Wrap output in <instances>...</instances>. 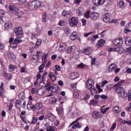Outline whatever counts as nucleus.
Returning <instances> with one entry per match:
<instances>
[{"instance_id": "nucleus-1", "label": "nucleus", "mask_w": 131, "mask_h": 131, "mask_svg": "<svg viewBox=\"0 0 131 131\" xmlns=\"http://www.w3.org/2000/svg\"><path fill=\"white\" fill-rule=\"evenodd\" d=\"M42 6V3L39 1H34L33 2H29L28 7L30 10H36L38 9L39 7Z\"/></svg>"}, {"instance_id": "nucleus-2", "label": "nucleus", "mask_w": 131, "mask_h": 131, "mask_svg": "<svg viewBox=\"0 0 131 131\" xmlns=\"http://www.w3.org/2000/svg\"><path fill=\"white\" fill-rule=\"evenodd\" d=\"M116 92L117 93L119 98H126V93L125 92V90L123 87H117L115 88Z\"/></svg>"}, {"instance_id": "nucleus-3", "label": "nucleus", "mask_w": 131, "mask_h": 131, "mask_svg": "<svg viewBox=\"0 0 131 131\" xmlns=\"http://www.w3.org/2000/svg\"><path fill=\"white\" fill-rule=\"evenodd\" d=\"M9 8L11 12H15L14 14L18 16L17 18H22V15H19V9H18V8L14 4H10L9 6Z\"/></svg>"}, {"instance_id": "nucleus-4", "label": "nucleus", "mask_w": 131, "mask_h": 131, "mask_svg": "<svg viewBox=\"0 0 131 131\" xmlns=\"http://www.w3.org/2000/svg\"><path fill=\"white\" fill-rule=\"evenodd\" d=\"M14 31L16 34V38H18L19 39L22 38V36H23V31L21 27L14 28Z\"/></svg>"}, {"instance_id": "nucleus-5", "label": "nucleus", "mask_w": 131, "mask_h": 131, "mask_svg": "<svg viewBox=\"0 0 131 131\" xmlns=\"http://www.w3.org/2000/svg\"><path fill=\"white\" fill-rule=\"evenodd\" d=\"M69 24L71 27H77L78 24V18L73 17L69 20Z\"/></svg>"}, {"instance_id": "nucleus-6", "label": "nucleus", "mask_w": 131, "mask_h": 131, "mask_svg": "<svg viewBox=\"0 0 131 131\" xmlns=\"http://www.w3.org/2000/svg\"><path fill=\"white\" fill-rule=\"evenodd\" d=\"M108 51V52H117L118 53H119V54H122V53L124 52V49H123V48H122L121 46L119 45L117 48H110Z\"/></svg>"}, {"instance_id": "nucleus-7", "label": "nucleus", "mask_w": 131, "mask_h": 131, "mask_svg": "<svg viewBox=\"0 0 131 131\" xmlns=\"http://www.w3.org/2000/svg\"><path fill=\"white\" fill-rule=\"evenodd\" d=\"M22 39L16 38L14 39V42L10 45L11 48L12 49H16L18 47V43H21Z\"/></svg>"}, {"instance_id": "nucleus-8", "label": "nucleus", "mask_w": 131, "mask_h": 131, "mask_svg": "<svg viewBox=\"0 0 131 131\" xmlns=\"http://www.w3.org/2000/svg\"><path fill=\"white\" fill-rule=\"evenodd\" d=\"M51 83L49 82L46 84L45 86L46 88H47L46 89V91H51V92H52L53 93H56L57 92V88H56L54 86H50ZM48 86H49L48 88Z\"/></svg>"}, {"instance_id": "nucleus-9", "label": "nucleus", "mask_w": 131, "mask_h": 131, "mask_svg": "<svg viewBox=\"0 0 131 131\" xmlns=\"http://www.w3.org/2000/svg\"><path fill=\"white\" fill-rule=\"evenodd\" d=\"M95 85V82H94V80L91 78H89L86 81V86L87 88L89 89H91V88H94Z\"/></svg>"}, {"instance_id": "nucleus-10", "label": "nucleus", "mask_w": 131, "mask_h": 131, "mask_svg": "<svg viewBox=\"0 0 131 131\" xmlns=\"http://www.w3.org/2000/svg\"><path fill=\"white\" fill-rule=\"evenodd\" d=\"M72 126V128H73L74 129L78 128H80L81 126L79 124V122H77L76 121H73L72 123L70 124L69 125V127Z\"/></svg>"}, {"instance_id": "nucleus-11", "label": "nucleus", "mask_w": 131, "mask_h": 131, "mask_svg": "<svg viewBox=\"0 0 131 131\" xmlns=\"http://www.w3.org/2000/svg\"><path fill=\"white\" fill-rule=\"evenodd\" d=\"M90 17L92 20H98L100 17V14L97 12H93L91 13Z\"/></svg>"}, {"instance_id": "nucleus-12", "label": "nucleus", "mask_w": 131, "mask_h": 131, "mask_svg": "<svg viewBox=\"0 0 131 131\" xmlns=\"http://www.w3.org/2000/svg\"><path fill=\"white\" fill-rule=\"evenodd\" d=\"M70 38L71 40H76L78 38V33L76 31H74L70 35Z\"/></svg>"}, {"instance_id": "nucleus-13", "label": "nucleus", "mask_w": 131, "mask_h": 131, "mask_svg": "<svg viewBox=\"0 0 131 131\" xmlns=\"http://www.w3.org/2000/svg\"><path fill=\"white\" fill-rule=\"evenodd\" d=\"M48 77L52 82L56 81V80H57V76L53 74L52 72H50L49 73Z\"/></svg>"}, {"instance_id": "nucleus-14", "label": "nucleus", "mask_w": 131, "mask_h": 131, "mask_svg": "<svg viewBox=\"0 0 131 131\" xmlns=\"http://www.w3.org/2000/svg\"><path fill=\"white\" fill-rule=\"evenodd\" d=\"M93 3L95 6H101V5H104L105 0H93Z\"/></svg>"}, {"instance_id": "nucleus-15", "label": "nucleus", "mask_w": 131, "mask_h": 131, "mask_svg": "<svg viewBox=\"0 0 131 131\" xmlns=\"http://www.w3.org/2000/svg\"><path fill=\"white\" fill-rule=\"evenodd\" d=\"M103 20L105 23H107L110 21V13H105L103 15Z\"/></svg>"}, {"instance_id": "nucleus-16", "label": "nucleus", "mask_w": 131, "mask_h": 131, "mask_svg": "<svg viewBox=\"0 0 131 131\" xmlns=\"http://www.w3.org/2000/svg\"><path fill=\"white\" fill-rule=\"evenodd\" d=\"M69 77L70 79L73 80L74 79H76L78 77V73H72L69 74Z\"/></svg>"}, {"instance_id": "nucleus-17", "label": "nucleus", "mask_w": 131, "mask_h": 131, "mask_svg": "<svg viewBox=\"0 0 131 131\" xmlns=\"http://www.w3.org/2000/svg\"><path fill=\"white\" fill-rule=\"evenodd\" d=\"M48 119L50 121L53 122L56 119V117L52 113H50L48 115Z\"/></svg>"}, {"instance_id": "nucleus-18", "label": "nucleus", "mask_w": 131, "mask_h": 131, "mask_svg": "<svg viewBox=\"0 0 131 131\" xmlns=\"http://www.w3.org/2000/svg\"><path fill=\"white\" fill-rule=\"evenodd\" d=\"M76 49V47L74 46L69 47L67 49V54H70L71 52H74Z\"/></svg>"}, {"instance_id": "nucleus-19", "label": "nucleus", "mask_w": 131, "mask_h": 131, "mask_svg": "<svg viewBox=\"0 0 131 131\" xmlns=\"http://www.w3.org/2000/svg\"><path fill=\"white\" fill-rule=\"evenodd\" d=\"M93 118H100L101 117V113L97 111L93 112L92 113Z\"/></svg>"}, {"instance_id": "nucleus-20", "label": "nucleus", "mask_w": 131, "mask_h": 131, "mask_svg": "<svg viewBox=\"0 0 131 131\" xmlns=\"http://www.w3.org/2000/svg\"><path fill=\"white\" fill-rule=\"evenodd\" d=\"M5 27L6 29H10V28L13 27V24L10 21H6L5 24Z\"/></svg>"}, {"instance_id": "nucleus-21", "label": "nucleus", "mask_w": 131, "mask_h": 131, "mask_svg": "<svg viewBox=\"0 0 131 131\" xmlns=\"http://www.w3.org/2000/svg\"><path fill=\"white\" fill-rule=\"evenodd\" d=\"M66 49V44L64 42H60L58 48L59 51H63Z\"/></svg>"}, {"instance_id": "nucleus-22", "label": "nucleus", "mask_w": 131, "mask_h": 131, "mask_svg": "<svg viewBox=\"0 0 131 131\" xmlns=\"http://www.w3.org/2000/svg\"><path fill=\"white\" fill-rule=\"evenodd\" d=\"M115 68H116V64L115 63H112L111 65L108 67V71H110L111 72H112V71H114Z\"/></svg>"}, {"instance_id": "nucleus-23", "label": "nucleus", "mask_w": 131, "mask_h": 131, "mask_svg": "<svg viewBox=\"0 0 131 131\" xmlns=\"http://www.w3.org/2000/svg\"><path fill=\"white\" fill-rule=\"evenodd\" d=\"M37 94L39 96H43L45 94V90L42 88H40L37 91Z\"/></svg>"}, {"instance_id": "nucleus-24", "label": "nucleus", "mask_w": 131, "mask_h": 131, "mask_svg": "<svg viewBox=\"0 0 131 131\" xmlns=\"http://www.w3.org/2000/svg\"><path fill=\"white\" fill-rule=\"evenodd\" d=\"M48 54L45 53L42 56V61L44 64H47V58H48Z\"/></svg>"}, {"instance_id": "nucleus-25", "label": "nucleus", "mask_w": 131, "mask_h": 131, "mask_svg": "<svg viewBox=\"0 0 131 131\" xmlns=\"http://www.w3.org/2000/svg\"><path fill=\"white\" fill-rule=\"evenodd\" d=\"M90 92H91L92 95L93 96H95V95H97V89H96V88L94 87H92L91 88H90Z\"/></svg>"}, {"instance_id": "nucleus-26", "label": "nucleus", "mask_w": 131, "mask_h": 131, "mask_svg": "<svg viewBox=\"0 0 131 131\" xmlns=\"http://www.w3.org/2000/svg\"><path fill=\"white\" fill-rule=\"evenodd\" d=\"M124 80H120L117 84L114 85V88L115 89L116 88H121V85L124 82Z\"/></svg>"}, {"instance_id": "nucleus-27", "label": "nucleus", "mask_w": 131, "mask_h": 131, "mask_svg": "<svg viewBox=\"0 0 131 131\" xmlns=\"http://www.w3.org/2000/svg\"><path fill=\"white\" fill-rule=\"evenodd\" d=\"M125 44L126 46H131V37H127L125 38Z\"/></svg>"}, {"instance_id": "nucleus-28", "label": "nucleus", "mask_w": 131, "mask_h": 131, "mask_svg": "<svg viewBox=\"0 0 131 131\" xmlns=\"http://www.w3.org/2000/svg\"><path fill=\"white\" fill-rule=\"evenodd\" d=\"M18 99H19L20 100H25L26 97H25V93H24V92H21L20 93L18 96Z\"/></svg>"}, {"instance_id": "nucleus-29", "label": "nucleus", "mask_w": 131, "mask_h": 131, "mask_svg": "<svg viewBox=\"0 0 131 131\" xmlns=\"http://www.w3.org/2000/svg\"><path fill=\"white\" fill-rule=\"evenodd\" d=\"M22 104V101L18 100L15 101V106L16 108L18 109H20L21 108V105Z\"/></svg>"}, {"instance_id": "nucleus-30", "label": "nucleus", "mask_w": 131, "mask_h": 131, "mask_svg": "<svg viewBox=\"0 0 131 131\" xmlns=\"http://www.w3.org/2000/svg\"><path fill=\"white\" fill-rule=\"evenodd\" d=\"M73 97L75 99H77L79 97V91L77 90H75L73 93Z\"/></svg>"}, {"instance_id": "nucleus-31", "label": "nucleus", "mask_w": 131, "mask_h": 131, "mask_svg": "<svg viewBox=\"0 0 131 131\" xmlns=\"http://www.w3.org/2000/svg\"><path fill=\"white\" fill-rule=\"evenodd\" d=\"M47 63H45L42 62V64H41L39 67H38V70H39V72H43V68H45V66Z\"/></svg>"}, {"instance_id": "nucleus-32", "label": "nucleus", "mask_w": 131, "mask_h": 131, "mask_svg": "<svg viewBox=\"0 0 131 131\" xmlns=\"http://www.w3.org/2000/svg\"><path fill=\"white\" fill-rule=\"evenodd\" d=\"M63 30H64V33H66V34H70V32L71 31V30H70V28H69L68 27H64L63 29Z\"/></svg>"}, {"instance_id": "nucleus-33", "label": "nucleus", "mask_w": 131, "mask_h": 131, "mask_svg": "<svg viewBox=\"0 0 131 131\" xmlns=\"http://www.w3.org/2000/svg\"><path fill=\"white\" fill-rule=\"evenodd\" d=\"M83 12V8H79L77 10V13L78 14V16H81L82 15Z\"/></svg>"}, {"instance_id": "nucleus-34", "label": "nucleus", "mask_w": 131, "mask_h": 131, "mask_svg": "<svg viewBox=\"0 0 131 131\" xmlns=\"http://www.w3.org/2000/svg\"><path fill=\"white\" fill-rule=\"evenodd\" d=\"M41 41H42L41 39H38L34 46V49H36L37 48H38V46H40V45H41Z\"/></svg>"}, {"instance_id": "nucleus-35", "label": "nucleus", "mask_w": 131, "mask_h": 131, "mask_svg": "<svg viewBox=\"0 0 131 131\" xmlns=\"http://www.w3.org/2000/svg\"><path fill=\"white\" fill-rule=\"evenodd\" d=\"M47 75H48V72H45L43 75L41 77V83H43V84H45V83H46L45 82V77L47 76Z\"/></svg>"}, {"instance_id": "nucleus-36", "label": "nucleus", "mask_w": 131, "mask_h": 131, "mask_svg": "<svg viewBox=\"0 0 131 131\" xmlns=\"http://www.w3.org/2000/svg\"><path fill=\"white\" fill-rule=\"evenodd\" d=\"M42 22H47V12H45L42 14Z\"/></svg>"}, {"instance_id": "nucleus-37", "label": "nucleus", "mask_w": 131, "mask_h": 131, "mask_svg": "<svg viewBox=\"0 0 131 131\" xmlns=\"http://www.w3.org/2000/svg\"><path fill=\"white\" fill-rule=\"evenodd\" d=\"M99 103V101L96 100V99H93L91 100L90 101V105H93V106H95L97 105Z\"/></svg>"}, {"instance_id": "nucleus-38", "label": "nucleus", "mask_w": 131, "mask_h": 131, "mask_svg": "<svg viewBox=\"0 0 131 131\" xmlns=\"http://www.w3.org/2000/svg\"><path fill=\"white\" fill-rule=\"evenodd\" d=\"M113 45L114 46H120V41L118 39L114 40L112 41Z\"/></svg>"}, {"instance_id": "nucleus-39", "label": "nucleus", "mask_w": 131, "mask_h": 131, "mask_svg": "<svg viewBox=\"0 0 131 131\" xmlns=\"http://www.w3.org/2000/svg\"><path fill=\"white\" fill-rule=\"evenodd\" d=\"M113 111L114 113H119V112H120L119 107L118 106H114L113 108Z\"/></svg>"}, {"instance_id": "nucleus-40", "label": "nucleus", "mask_w": 131, "mask_h": 131, "mask_svg": "<svg viewBox=\"0 0 131 131\" xmlns=\"http://www.w3.org/2000/svg\"><path fill=\"white\" fill-rule=\"evenodd\" d=\"M99 38V35H95L93 36V37L90 39L92 43H94L96 41V39Z\"/></svg>"}, {"instance_id": "nucleus-41", "label": "nucleus", "mask_w": 131, "mask_h": 131, "mask_svg": "<svg viewBox=\"0 0 131 131\" xmlns=\"http://www.w3.org/2000/svg\"><path fill=\"white\" fill-rule=\"evenodd\" d=\"M16 68H17V67H16V66H14L13 64H10L9 66V69H10V71H14V70H15Z\"/></svg>"}, {"instance_id": "nucleus-42", "label": "nucleus", "mask_w": 131, "mask_h": 131, "mask_svg": "<svg viewBox=\"0 0 131 131\" xmlns=\"http://www.w3.org/2000/svg\"><path fill=\"white\" fill-rule=\"evenodd\" d=\"M42 107V103L40 102L36 104V108L38 109V110H39V109H41Z\"/></svg>"}, {"instance_id": "nucleus-43", "label": "nucleus", "mask_w": 131, "mask_h": 131, "mask_svg": "<svg viewBox=\"0 0 131 131\" xmlns=\"http://www.w3.org/2000/svg\"><path fill=\"white\" fill-rule=\"evenodd\" d=\"M58 102V99L56 97H52L51 98V104H56Z\"/></svg>"}, {"instance_id": "nucleus-44", "label": "nucleus", "mask_w": 131, "mask_h": 131, "mask_svg": "<svg viewBox=\"0 0 131 131\" xmlns=\"http://www.w3.org/2000/svg\"><path fill=\"white\" fill-rule=\"evenodd\" d=\"M5 76L6 77V78H7V79H11V78H12V74H8L7 73H5Z\"/></svg>"}, {"instance_id": "nucleus-45", "label": "nucleus", "mask_w": 131, "mask_h": 131, "mask_svg": "<svg viewBox=\"0 0 131 131\" xmlns=\"http://www.w3.org/2000/svg\"><path fill=\"white\" fill-rule=\"evenodd\" d=\"M85 67V64H83V63H81L77 65V68L80 69H83Z\"/></svg>"}, {"instance_id": "nucleus-46", "label": "nucleus", "mask_w": 131, "mask_h": 131, "mask_svg": "<svg viewBox=\"0 0 131 131\" xmlns=\"http://www.w3.org/2000/svg\"><path fill=\"white\" fill-rule=\"evenodd\" d=\"M119 6L120 8H124V2H123V0H120Z\"/></svg>"}, {"instance_id": "nucleus-47", "label": "nucleus", "mask_w": 131, "mask_h": 131, "mask_svg": "<svg viewBox=\"0 0 131 131\" xmlns=\"http://www.w3.org/2000/svg\"><path fill=\"white\" fill-rule=\"evenodd\" d=\"M71 14V12H69L67 10H63L62 13V15L65 16H67V15H70Z\"/></svg>"}, {"instance_id": "nucleus-48", "label": "nucleus", "mask_w": 131, "mask_h": 131, "mask_svg": "<svg viewBox=\"0 0 131 131\" xmlns=\"http://www.w3.org/2000/svg\"><path fill=\"white\" fill-rule=\"evenodd\" d=\"M32 102L30 101H29L28 102V104H27V109L28 110H30V108H31V106H32Z\"/></svg>"}, {"instance_id": "nucleus-49", "label": "nucleus", "mask_w": 131, "mask_h": 131, "mask_svg": "<svg viewBox=\"0 0 131 131\" xmlns=\"http://www.w3.org/2000/svg\"><path fill=\"white\" fill-rule=\"evenodd\" d=\"M47 131H57V128L54 126H50Z\"/></svg>"}, {"instance_id": "nucleus-50", "label": "nucleus", "mask_w": 131, "mask_h": 131, "mask_svg": "<svg viewBox=\"0 0 131 131\" xmlns=\"http://www.w3.org/2000/svg\"><path fill=\"white\" fill-rule=\"evenodd\" d=\"M100 98L101 100H107V99H108V96L106 95L102 94L100 96Z\"/></svg>"}, {"instance_id": "nucleus-51", "label": "nucleus", "mask_w": 131, "mask_h": 131, "mask_svg": "<svg viewBox=\"0 0 131 131\" xmlns=\"http://www.w3.org/2000/svg\"><path fill=\"white\" fill-rule=\"evenodd\" d=\"M41 72H38L36 75V80H39L41 78V75L40 74Z\"/></svg>"}, {"instance_id": "nucleus-52", "label": "nucleus", "mask_w": 131, "mask_h": 131, "mask_svg": "<svg viewBox=\"0 0 131 131\" xmlns=\"http://www.w3.org/2000/svg\"><path fill=\"white\" fill-rule=\"evenodd\" d=\"M17 2L19 5H24L26 4V0H17Z\"/></svg>"}, {"instance_id": "nucleus-53", "label": "nucleus", "mask_w": 131, "mask_h": 131, "mask_svg": "<svg viewBox=\"0 0 131 131\" xmlns=\"http://www.w3.org/2000/svg\"><path fill=\"white\" fill-rule=\"evenodd\" d=\"M85 18H88L91 17V14H90V11H87L84 14Z\"/></svg>"}, {"instance_id": "nucleus-54", "label": "nucleus", "mask_w": 131, "mask_h": 131, "mask_svg": "<svg viewBox=\"0 0 131 131\" xmlns=\"http://www.w3.org/2000/svg\"><path fill=\"white\" fill-rule=\"evenodd\" d=\"M108 110H109V107H106L105 108H102L101 110V112L103 114H106V113L107 112V111H108Z\"/></svg>"}, {"instance_id": "nucleus-55", "label": "nucleus", "mask_w": 131, "mask_h": 131, "mask_svg": "<svg viewBox=\"0 0 131 131\" xmlns=\"http://www.w3.org/2000/svg\"><path fill=\"white\" fill-rule=\"evenodd\" d=\"M103 46H104V45L102 43H101L100 40H99L98 43L96 45V47L97 48H101V47H103Z\"/></svg>"}, {"instance_id": "nucleus-56", "label": "nucleus", "mask_w": 131, "mask_h": 131, "mask_svg": "<svg viewBox=\"0 0 131 131\" xmlns=\"http://www.w3.org/2000/svg\"><path fill=\"white\" fill-rule=\"evenodd\" d=\"M116 127V123H114L112 125L111 127L110 128V130H114L115 128Z\"/></svg>"}, {"instance_id": "nucleus-57", "label": "nucleus", "mask_w": 131, "mask_h": 131, "mask_svg": "<svg viewBox=\"0 0 131 131\" xmlns=\"http://www.w3.org/2000/svg\"><path fill=\"white\" fill-rule=\"evenodd\" d=\"M107 83H108V81L107 80L103 81L101 83V88H104V86H105V85H106Z\"/></svg>"}, {"instance_id": "nucleus-58", "label": "nucleus", "mask_w": 131, "mask_h": 131, "mask_svg": "<svg viewBox=\"0 0 131 131\" xmlns=\"http://www.w3.org/2000/svg\"><path fill=\"white\" fill-rule=\"evenodd\" d=\"M51 126L50 125V123L49 122H47L45 124V127H47V130H49V128H50V127Z\"/></svg>"}, {"instance_id": "nucleus-59", "label": "nucleus", "mask_w": 131, "mask_h": 131, "mask_svg": "<svg viewBox=\"0 0 131 131\" xmlns=\"http://www.w3.org/2000/svg\"><path fill=\"white\" fill-rule=\"evenodd\" d=\"M96 89H97L99 91V93H101L103 92V89H101V86L99 85H97Z\"/></svg>"}, {"instance_id": "nucleus-60", "label": "nucleus", "mask_w": 131, "mask_h": 131, "mask_svg": "<svg viewBox=\"0 0 131 131\" xmlns=\"http://www.w3.org/2000/svg\"><path fill=\"white\" fill-rule=\"evenodd\" d=\"M37 120H38L37 118H35V117H33L32 123H36V122H37Z\"/></svg>"}, {"instance_id": "nucleus-61", "label": "nucleus", "mask_w": 131, "mask_h": 131, "mask_svg": "<svg viewBox=\"0 0 131 131\" xmlns=\"http://www.w3.org/2000/svg\"><path fill=\"white\" fill-rule=\"evenodd\" d=\"M96 60H97V59L96 58H93L91 60V65H95V62H96Z\"/></svg>"}, {"instance_id": "nucleus-62", "label": "nucleus", "mask_w": 131, "mask_h": 131, "mask_svg": "<svg viewBox=\"0 0 131 131\" xmlns=\"http://www.w3.org/2000/svg\"><path fill=\"white\" fill-rule=\"evenodd\" d=\"M58 84H59L60 86H63V85H64V82L62 80H59L58 81Z\"/></svg>"}, {"instance_id": "nucleus-63", "label": "nucleus", "mask_w": 131, "mask_h": 131, "mask_svg": "<svg viewBox=\"0 0 131 131\" xmlns=\"http://www.w3.org/2000/svg\"><path fill=\"white\" fill-rule=\"evenodd\" d=\"M127 97L128 101H130L131 100V93L129 91L127 93Z\"/></svg>"}, {"instance_id": "nucleus-64", "label": "nucleus", "mask_w": 131, "mask_h": 131, "mask_svg": "<svg viewBox=\"0 0 131 131\" xmlns=\"http://www.w3.org/2000/svg\"><path fill=\"white\" fill-rule=\"evenodd\" d=\"M126 52H127V53H128V54H129V55H131V47H130L127 48V49H126Z\"/></svg>"}]
</instances>
